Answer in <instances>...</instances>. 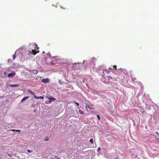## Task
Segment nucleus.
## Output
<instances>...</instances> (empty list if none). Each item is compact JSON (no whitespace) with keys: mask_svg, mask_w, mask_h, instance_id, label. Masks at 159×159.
<instances>
[{"mask_svg":"<svg viewBox=\"0 0 159 159\" xmlns=\"http://www.w3.org/2000/svg\"><path fill=\"white\" fill-rule=\"evenodd\" d=\"M57 58L58 57L57 56L52 57L50 56V59L51 60V64L53 65L58 62L59 59H58Z\"/></svg>","mask_w":159,"mask_h":159,"instance_id":"1","label":"nucleus"},{"mask_svg":"<svg viewBox=\"0 0 159 159\" xmlns=\"http://www.w3.org/2000/svg\"><path fill=\"white\" fill-rule=\"evenodd\" d=\"M104 69L106 70L104 66H100L97 69V70L99 71H102L103 73L104 72Z\"/></svg>","mask_w":159,"mask_h":159,"instance_id":"2","label":"nucleus"},{"mask_svg":"<svg viewBox=\"0 0 159 159\" xmlns=\"http://www.w3.org/2000/svg\"><path fill=\"white\" fill-rule=\"evenodd\" d=\"M16 75V73L15 71H13L11 73L8 74L7 75L8 77H13Z\"/></svg>","mask_w":159,"mask_h":159,"instance_id":"3","label":"nucleus"},{"mask_svg":"<svg viewBox=\"0 0 159 159\" xmlns=\"http://www.w3.org/2000/svg\"><path fill=\"white\" fill-rule=\"evenodd\" d=\"M29 52L30 53H31L32 54H33L34 55H35L37 53H38L39 52V51H37V50H36L35 49V50L32 49L31 51H30Z\"/></svg>","mask_w":159,"mask_h":159,"instance_id":"4","label":"nucleus"},{"mask_svg":"<svg viewBox=\"0 0 159 159\" xmlns=\"http://www.w3.org/2000/svg\"><path fill=\"white\" fill-rule=\"evenodd\" d=\"M49 81V80L48 78H46V79H43L42 80V82L45 84L47 83H48Z\"/></svg>","mask_w":159,"mask_h":159,"instance_id":"5","label":"nucleus"},{"mask_svg":"<svg viewBox=\"0 0 159 159\" xmlns=\"http://www.w3.org/2000/svg\"><path fill=\"white\" fill-rule=\"evenodd\" d=\"M29 98V96L25 97H24L21 100V102H23L25 101L26 100L27 98Z\"/></svg>","mask_w":159,"mask_h":159,"instance_id":"6","label":"nucleus"},{"mask_svg":"<svg viewBox=\"0 0 159 159\" xmlns=\"http://www.w3.org/2000/svg\"><path fill=\"white\" fill-rule=\"evenodd\" d=\"M10 87H18L19 86V84H10L9 85Z\"/></svg>","mask_w":159,"mask_h":159,"instance_id":"7","label":"nucleus"},{"mask_svg":"<svg viewBox=\"0 0 159 159\" xmlns=\"http://www.w3.org/2000/svg\"><path fill=\"white\" fill-rule=\"evenodd\" d=\"M28 92L29 93H30L31 94L33 95L34 96L35 95L33 91H32L31 90H28Z\"/></svg>","mask_w":159,"mask_h":159,"instance_id":"8","label":"nucleus"},{"mask_svg":"<svg viewBox=\"0 0 159 159\" xmlns=\"http://www.w3.org/2000/svg\"><path fill=\"white\" fill-rule=\"evenodd\" d=\"M48 98L49 99L50 101H54L55 100L56 98Z\"/></svg>","mask_w":159,"mask_h":159,"instance_id":"9","label":"nucleus"},{"mask_svg":"<svg viewBox=\"0 0 159 159\" xmlns=\"http://www.w3.org/2000/svg\"><path fill=\"white\" fill-rule=\"evenodd\" d=\"M79 113H80L81 114V115H82V114H84V112L82 110H79Z\"/></svg>","mask_w":159,"mask_h":159,"instance_id":"10","label":"nucleus"},{"mask_svg":"<svg viewBox=\"0 0 159 159\" xmlns=\"http://www.w3.org/2000/svg\"><path fill=\"white\" fill-rule=\"evenodd\" d=\"M85 107L86 108L87 110V108L90 109V108L89 107V105L88 104H86V105Z\"/></svg>","mask_w":159,"mask_h":159,"instance_id":"11","label":"nucleus"},{"mask_svg":"<svg viewBox=\"0 0 159 159\" xmlns=\"http://www.w3.org/2000/svg\"><path fill=\"white\" fill-rule=\"evenodd\" d=\"M34 97L36 99H38L39 98V97H37V96H36L35 95H34Z\"/></svg>","mask_w":159,"mask_h":159,"instance_id":"12","label":"nucleus"},{"mask_svg":"<svg viewBox=\"0 0 159 159\" xmlns=\"http://www.w3.org/2000/svg\"><path fill=\"white\" fill-rule=\"evenodd\" d=\"M89 141L91 143H93V140L92 139H90Z\"/></svg>","mask_w":159,"mask_h":159,"instance_id":"13","label":"nucleus"},{"mask_svg":"<svg viewBox=\"0 0 159 159\" xmlns=\"http://www.w3.org/2000/svg\"><path fill=\"white\" fill-rule=\"evenodd\" d=\"M111 69H112L111 68H109V69H108V72H110V71H111Z\"/></svg>","mask_w":159,"mask_h":159,"instance_id":"14","label":"nucleus"},{"mask_svg":"<svg viewBox=\"0 0 159 159\" xmlns=\"http://www.w3.org/2000/svg\"><path fill=\"white\" fill-rule=\"evenodd\" d=\"M44 140H45V141H47L48 140V138L47 137H46L45 138V139Z\"/></svg>","mask_w":159,"mask_h":159,"instance_id":"15","label":"nucleus"},{"mask_svg":"<svg viewBox=\"0 0 159 159\" xmlns=\"http://www.w3.org/2000/svg\"><path fill=\"white\" fill-rule=\"evenodd\" d=\"M13 60H14L16 58V56L15 54L13 55Z\"/></svg>","mask_w":159,"mask_h":159,"instance_id":"16","label":"nucleus"},{"mask_svg":"<svg viewBox=\"0 0 159 159\" xmlns=\"http://www.w3.org/2000/svg\"><path fill=\"white\" fill-rule=\"evenodd\" d=\"M34 73L36 74H37L38 72V70H34Z\"/></svg>","mask_w":159,"mask_h":159,"instance_id":"17","label":"nucleus"},{"mask_svg":"<svg viewBox=\"0 0 159 159\" xmlns=\"http://www.w3.org/2000/svg\"><path fill=\"white\" fill-rule=\"evenodd\" d=\"M101 148L100 147H99L98 148L97 150H98V152H99V151H100L101 150Z\"/></svg>","mask_w":159,"mask_h":159,"instance_id":"18","label":"nucleus"},{"mask_svg":"<svg viewBox=\"0 0 159 159\" xmlns=\"http://www.w3.org/2000/svg\"><path fill=\"white\" fill-rule=\"evenodd\" d=\"M97 116L98 119V120H100V117L98 115Z\"/></svg>","mask_w":159,"mask_h":159,"instance_id":"19","label":"nucleus"},{"mask_svg":"<svg viewBox=\"0 0 159 159\" xmlns=\"http://www.w3.org/2000/svg\"><path fill=\"white\" fill-rule=\"evenodd\" d=\"M15 131L18 132L19 133H20V131L19 130H16Z\"/></svg>","mask_w":159,"mask_h":159,"instance_id":"20","label":"nucleus"},{"mask_svg":"<svg viewBox=\"0 0 159 159\" xmlns=\"http://www.w3.org/2000/svg\"><path fill=\"white\" fill-rule=\"evenodd\" d=\"M27 151L28 152L30 153V152H31L32 151L29 150H27Z\"/></svg>","mask_w":159,"mask_h":159,"instance_id":"21","label":"nucleus"},{"mask_svg":"<svg viewBox=\"0 0 159 159\" xmlns=\"http://www.w3.org/2000/svg\"><path fill=\"white\" fill-rule=\"evenodd\" d=\"M74 103H75V104H76L77 105V106H79V103H77V102H74Z\"/></svg>","mask_w":159,"mask_h":159,"instance_id":"22","label":"nucleus"},{"mask_svg":"<svg viewBox=\"0 0 159 159\" xmlns=\"http://www.w3.org/2000/svg\"><path fill=\"white\" fill-rule=\"evenodd\" d=\"M113 67L115 68V69H116L117 66L116 65H114Z\"/></svg>","mask_w":159,"mask_h":159,"instance_id":"23","label":"nucleus"},{"mask_svg":"<svg viewBox=\"0 0 159 159\" xmlns=\"http://www.w3.org/2000/svg\"><path fill=\"white\" fill-rule=\"evenodd\" d=\"M39 98H41V99H44V97L43 96H40Z\"/></svg>","mask_w":159,"mask_h":159,"instance_id":"24","label":"nucleus"},{"mask_svg":"<svg viewBox=\"0 0 159 159\" xmlns=\"http://www.w3.org/2000/svg\"><path fill=\"white\" fill-rule=\"evenodd\" d=\"M16 130L15 129H12L11 130H9V131H15Z\"/></svg>","mask_w":159,"mask_h":159,"instance_id":"25","label":"nucleus"},{"mask_svg":"<svg viewBox=\"0 0 159 159\" xmlns=\"http://www.w3.org/2000/svg\"><path fill=\"white\" fill-rule=\"evenodd\" d=\"M7 74V72H4V75H6Z\"/></svg>","mask_w":159,"mask_h":159,"instance_id":"26","label":"nucleus"},{"mask_svg":"<svg viewBox=\"0 0 159 159\" xmlns=\"http://www.w3.org/2000/svg\"><path fill=\"white\" fill-rule=\"evenodd\" d=\"M61 8H62V9H65V8H63L62 6H61Z\"/></svg>","mask_w":159,"mask_h":159,"instance_id":"27","label":"nucleus"},{"mask_svg":"<svg viewBox=\"0 0 159 159\" xmlns=\"http://www.w3.org/2000/svg\"><path fill=\"white\" fill-rule=\"evenodd\" d=\"M156 140H159V139H158V138H157L156 137Z\"/></svg>","mask_w":159,"mask_h":159,"instance_id":"28","label":"nucleus"},{"mask_svg":"<svg viewBox=\"0 0 159 159\" xmlns=\"http://www.w3.org/2000/svg\"><path fill=\"white\" fill-rule=\"evenodd\" d=\"M138 155H136L135 156V158H137L138 157Z\"/></svg>","mask_w":159,"mask_h":159,"instance_id":"29","label":"nucleus"},{"mask_svg":"<svg viewBox=\"0 0 159 159\" xmlns=\"http://www.w3.org/2000/svg\"><path fill=\"white\" fill-rule=\"evenodd\" d=\"M156 133L158 135H159V134H158V133H157V132H156Z\"/></svg>","mask_w":159,"mask_h":159,"instance_id":"30","label":"nucleus"},{"mask_svg":"<svg viewBox=\"0 0 159 159\" xmlns=\"http://www.w3.org/2000/svg\"><path fill=\"white\" fill-rule=\"evenodd\" d=\"M51 159H54V158H51Z\"/></svg>","mask_w":159,"mask_h":159,"instance_id":"31","label":"nucleus"},{"mask_svg":"<svg viewBox=\"0 0 159 159\" xmlns=\"http://www.w3.org/2000/svg\"><path fill=\"white\" fill-rule=\"evenodd\" d=\"M56 157H57V156H55V158H56Z\"/></svg>","mask_w":159,"mask_h":159,"instance_id":"32","label":"nucleus"},{"mask_svg":"<svg viewBox=\"0 0 159 159\" xmlns=\"http://www.w3.org/2000/svg\"><path fill=\"white\" fill-rule=\"evenodd\" d=\"M110 78L112 79V77H110Z\"/></svg>","mask_w":159,"mask_h":159,"instance_id":"33","label":"nucleus"},{"mask_svg":"<svg viewBox=\"0 0 159 159\" xmlns=\"http://www.w3.org/2000/svg\"><path fill=\"white\" fill-rule=\"evenodd\" d=\"M35 46H37V45H35Z\"/></svg>","mask_w":159,"mask_h":159,"instance_id":"34","label":"nucleus"}]
</instances>
